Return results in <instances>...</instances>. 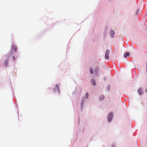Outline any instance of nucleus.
<instances>
[{"instance_id":"nucleus-1","label":"nucleus","mask_w":147,"mask_h":147,"mask_svg":"<svg viewBox=\"0 0 147 147\" xmlns=\"http://www.w3.org/2000/svg\"><path fill=\"white\" fill-rule=\"evenodd\" d=\"M113 113H111L109 114L108 117V120L109 122H110L112 118Z\"/></svg>"},{"instance_id":"nucleus-2","label":"nucleus","mask_w":147,"mask_h":147,"mask_svg":"<svg viewBox=\"0 0 147 147\" xmlns=\"http://www.w3.org/2000/svg\"><path fill=\"white\" fill-rule=\"evenodd\" d=\"M109 50H107L106 51L105 55V58L106 59H109Z\"/></svg>"},{"instance_id":"nucleus-3","label":"nucleus","mask_w":147,"mask_h":147,"mask_svg":"<svg viewBox=\"0 0 147 147\" xmlns=\"http://www.w3.org/2000/svg\"><path fill=\"white\" fill-rule=\"evenodd\" d=\"M11 51H12V53H11V54H12L13 53V51L14 49V51L16 52V51L17 49L16 47L14 45H12L11 46Z\"/></svg>"},{"instance_id":"nucleus-4","label":"nucleus","mask_w":147,"mask_h":147,"mask_svg":"<svg viewBox=\"0 0 147 147\" xmlns=\"http://www.w3.org/2000/svg\"><path fill=\"white\" fill-rule=\"evenodd\" d=\"M115 32L112 30H111L110 31V36L112 38H113L114 36Z\"/></svg>"},{"instance_id":"nucleus-5","label":"nucleus","mask_w":147,"mask_h":147,"mask_svg":"<svg viewBox=\"0 0 147 147\" xmlns=\"http://www.w3.org/2000/svg\"><path fill=\"white\" fill-rule=\"evenodd\" d=\"M138 92L140 95H142L143 94V91L142 89L139 88L138 90Z\"/></svg>"},{"instance_id":"nucleus-6","label":"nucleus","mask_w":147,"mask_h":147,"mask_svg":"<svg viewBox=\"0 0 147 147\" xmlns=\"http://www.w3.org/2000/svg\"><path fill=\"white\" fill-rule=\"evenodd\" d=\"M129 55L130 54L129 52H126L124 54V57L125 58H126L127 56H129Z\"/></svg>"},{"instance_id":"nucleus-7","label":"nucleus","mask_w":147,"mask_h":147,"mask_svg":"<svg viewBox=\"0 0 147 147\" xmlns=\"http://www.w3.org/2000/svg\"><path fill=\"white\" fill-rule=\"evenodd\" d=\"M91 84L93 85H95L96 84L94 80L92 79L91 80Z\"/></svg>"},{"instance_id":"nucleus-8","label":"nucleus","mask_w":147,"mask_h":147,"mask_svg":"<svg viewBox=\"0 0 147 147\" xmlns=\"http://www.w3.org/2000/svg\"><path fill=\"white\" fill-rule=\"evenodd\" d=\"M104 98L105 97L103 95H101L99 97V100H100L101 101L103 100Z\"/></svg>"},{"instance_id":"nucleus-9","label":"nucleus","mask_w":147,"mask_h":147,"mask_svg":"<svg viewBox=\"0 0 147 147\" xmlns=\"http://www.w3.org/2000/svg\"><path fill=\"white\" fill-rule=\"evenodd\" d=\"M90 72L91 74H92L93 73V69L92 67H90Z\"/></svg>"},{"instance_id":"nucleus-10","label":"nucleus","mask_w":147,"mask_h":147,"mask_svg":"<svg viewBox=\"0 0 147 147\" xmlns=\"http://www.w3.org/2000/svg\"><path fill=\"white\" fill-rule=\"evenodd\" d=\"M4 65L5 66H7L8 65V60L5 61L4 63Z\"/></svg>"},{"instance_id":"nucleus-11","label":"nucleus","mask_w":147,"mask_h":147,"mask_svg":"<svg viewBox=\"0 0 147 147\" xmlns=\"http://www.w3.org/2000/svg\"><path fill=\"white\" fill-rule=\"evenodd\" d=\"M54 90H56L58 91H59V88L57 85H56L55 88L54 89Z\"/></svg>"},{"instance_id":"nucleus-12","label":"nucleus","mask_w":147,"mask_h":147,"mask_svg":"<svg viewBox=\"0 0 147 147\" xmlns=\"http://www.w3.org/2000/svg\"><path fill=\"white\" fill-rule=\"evenodd\" d=\"M88 92H86V93L85 95V98L87 99L88 97Z\"/></svg>"},{"instance_id":"nucleus-13","label":"nucleus","mask_w":147,"mask_h":147,"mask_svg":"<svg viewBox=\"0 0 147 147\" xmlns=\"http://www.w3.org/2000/svg\"><path fill=\"white\" fill-rule=\"evenodd\" d=\"M12 58H13V60L14 61H15V57L14 56H13Z\"/></svg>"},{"instance_id":"nucleus-14","label":"nucleus","mask_w":147,"mask_h":147,"mask_svg":"<svg viewBox=\"0 0 147 147\" xmlns=\"http://www.w3.org/2000/svg\"><path fill=\"white\" fill-rule=\"evenodd\" d=\"M145 91L147 93V89Z\"/></svg>"}]
</instances>
